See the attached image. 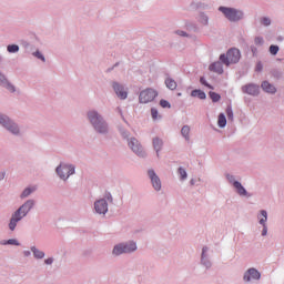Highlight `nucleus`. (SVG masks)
I'll return each mask as SVG.
<instances>
[{
	"instance_id": "obj_1",
	"label": "nucleus",
	"mask_w": 284,
	"mask_h": 284,
	"mask_svg": "<svg viewBox=\"0 0 284 284\" xmlns=\"http://www.w3.org/2000/svg\"><path fill=\"white\" fill-rule=\"evenodd\" d=\"M33 205H34V202L32 200H29L22 206H20L19 210L12 215L9 223V230H11V232H14L17 227V223L21 221L23 216L28 215V212L32 210Z\"/></svg>"
},
{
	"instance_id": "obj_2",
	"label": "nucleus",
	"mask_w": 284,
	"mask_h": 284,
	"mask_svg": "<svg viewBox=\"0 0 284 284\" xmlns=\"http://www.w3.org/2000/svg\"><path fill=\"white\" fill-rule=\"evenodd\" d=\"M88 116L97 132H100V134H104V132H108V124H105L103 118H101V115H99L97 111L89 112Z\"/></svg>"
},
{
	"instance_id": "obj_3",
	"label": "nucleus",
	"mask_w": 284,
	"mask_h": 284,
	"mask_svg": "<svg viewBox=\"0 0 284 284\" xmlns=\"http://www.w3.org/2000/svg\"><path fill=\"white\" fill-rule=\"evenodd\" d=\"M220 61H222L224 65H231V63H239V61H241V51L239 49H231L227 51L226 55H220Z\"/></svg>"
},
{
	"instance_id": "obj_4",
	"label": "nucleus",
	"mask_w": 284,
	"mask_h": 284,
	"mask_svg": "<svg viewBox=\"0 0 284 284\" xmlns=\"http://www.w3.org/2000/svg\"><path fill=\"white\" fill-rule=\"evenodd\" d=\"M220 12L224 14V17L229 21H241L243 19V11L237 10L235 8H227V7H220L219 8Z\"/></svg>"
},
{
	"instance_id": "obj_5",
	"label": "nucleus",
	"mask_w": 284,
	"mask_h": 284,
	"mask_svg": "<svg viewBox=\"0 0 284 284\" xmlns=\"http://www.w3.org/2000/svg\"><path fill=\"white\" fill-rule=\"evenodd\" d=\"M130 252H136V243L119 244L113 248V254L115 256H120V254H130Z\"/></svg>"
},
{
	"instance_id": "obj_6",
	"label": "nucleus",
	"mask_w": 284,
	"mask_h": 284,
	"mask_svg": "<svg viewBox=\"0 0 284 284\" xmlns=\"http://www.w3.org/2000/svg\"><path fill=\"white\" fill-rule=\"evenodd\" d=\"M55 172L60 176V179L65 181V179H69L71 174H74V166L68 164H60L57 168Z\"/></svg>"
},
{
	"instance_id": "obj_7",
	"label": "nucleus",
	"mask_w": 284,
	"mask_h": 284,
	"mask_svg": "<svg viewBox=\"0 0 284 284\" xmlns=\"http://www.w3.org/2000/svg\"><path fill=\"white\" fill-rule=\"evenodd\" d=\"M159 93H156L153 89H146L140 92V103H151L154 99H156Z\"/></svg>"
},
{
	"instance_id": "obj_8",
	"label": "nucleus",
	"mask_w": 284,
	"mask_h": 284,
	"mask_svg": "<svg viewBox=\"0 0 284 284\" xmlns=\"http://www.w3.org/2000/svg\"><path fill=\"white\" fill-rule=\"evenodd\" d=\"M0 124L3 125V128H7L9 132H12V134H19V126H17L14 123H11L10 118L7 115H0Z\"/></svg>"
},
{
	"instance_id": "obj_9",
	"label": "nucleus",
	"mask_w": 284,
	"mask_h": 284,
	"mask_svg": "<svg viewBox=\"0 0 284 284\" xmlns=\"http://www.w3.org/2000/svg\"><path fill=\"white\" fill-rule=\"evenodd\" d=\"M129 148H131L132 152L138 154V156H145V152H143V146L139 143V140L132 138L129 141Z\"/></svg>"
},
{
	"instance_id": "obj_10",
	"label": "nucleus",
	"mask_w": 284,
	"mask_h": 284,
	"mask_svg": "<svg viewBox=\"0 0 284 284\" xmlns=\"http://www.w3.org/2000/svg\"><path fill=\"white\" fill-rule=\"evenodd\" d=\"M148 174L154 190L159 192V190H161V179H159V175H156L154 170H149Z\"/></svg>"
},
{
	"instance_id": "obj_11",
	"label": "nucleus",
	"mask_w": 284,
	"mask_h": 284,
	"mask_svg": "<svg viewBox=\"0 0 284 284\" xmlns=\"http://www.w3.org/2000/svg\"><path fill=\"white\" fill-rule=\"evenodd\" d=\"M261 278V273L256 271L255 268H250L245 274H244V281H258Z\"/></svg>"
},
{
	"instance_id": "obj_12",
	"label": "nucleus",
	"mask_w": 284,
	"mask_h": 284,
	"mask_svg": "<svg viewBox=\"0 0 284 284\" xmlns=\"http://www.w3.org/2000/svg\"><path fill=\"white\" fill-rule=\"evenodd\" d=\"M94 207L98 214H105L108 212V202L105 200H99L94 203Z\"/></svg>"
},
{
	"instance_id": "obj_13",
	"label": "nucleus",
	"mask_w": 284,
	"mask_h": 284,
	"mask_svg": "<svg viewBox=\"0 0 284 284\" xmlns=\"http://www.w3.org/2000/svg\"><path fill=\"white\" fill-rule=\"evenodd\" d=\"M113 90L119 99H128V91H124L123 85L114 82Z\"/></svg>"
},
{
	"instance_id": "obj_14",
	"label": "nucleus",
	"mask_w": 284,
	"mask_h": 284,
	"mask_svg": "<svg viewBox=\"0 0 284 284\" xmlns=\"http://www.w3.org/2000/svg\"><path fill=\"white\" fill-rule=\"evenodd\" d=\"M243 92L246 94H251L252 97H256L258 94V85L256 84H247L242 88Z\"/></svg>"
},
{
	"instance_id": "obj_15",
	"label": "nucleus",
	"mask_w": 284,
	"mask_h": 284,
	"mask_svg": "<svg viewBox=\"0 0 284 284\" xmlns=\"http://www.w3.org/2000/svg\"><path fill=\"white\" fill-rule=\"evenodd\" d=\"M261 215L262 217L260 219V225H263V231H262V236H266L267 235V226L265 225V223L267 222V211H261Z\"/></svg>"
},
{
	"instance_id": "obj_16",
	"label": "nucleus",
	"mask_w": 284,
	"mask_h": 284,
	"mask_svg": "<svg viewBox=\"0 0 284 284\" xmlns=\"http://www.w3.org/2000/svg\"><path fill=\"white\" fill-rule=\"evenodd\" d=\"M211 72H216V74H223V64L221 62H214L209 67Z\"/></svg>"
},
{
	"instance_id": "obj_17",
	"label": "nucleus",
	"mask_w": 284,
	"mask_h": 284,
	"mask_svg": "<svg viewBox=\"0 0 284 284\" xmlns=\"http://www.w3.org/2000/svg\"><path fill=\"white\" fill-rule=\"evenodd\" d=\"M233 186L235 187V190L237 191V194H240V196H247V191L245 190V187H243V184H241V182L235 181L233 183Z\"/></svg>"
},
{
	"instance_id": "obj_18",
	"label": "nucleus",
	"mask_w": 284,
	"mask_h": 284,
	"mask_svg": "<svg viewBox=\"0 0 284 284\" xmlns=\"http://www.w3.org/2000/svg\"><path fill=\"white\" fill-rule=\"evenodd\" d=\"M262 89L264 90V92H268V94H274V92H276V88L270 84V82L267 81H264L262 83Z\"/></svg>"
},
{
	"instance_id": "obj_19",
	"label": "nucleus",
	"mask_w": 284,
	"mask_h": 284,
	"mask_svg": "<svg viewBox=\"0 0 284 284\" xmlns=\"http://www.w3.org/2000/svg\"><path fill=\"white\" fill-rule=\"evenodd\" d=\"M191 97H194V98H197L201 100H205L207 98L205 92H203L202 90H197V89H195L191 92Z\"/></svg>"
},
{
	"instance_id": "obj_20",
	"label": "nucleus",
	"mask_w": 284,
	"mask_h": 284,
	"mask_svg": "<svg viewBox=\"0 0 284 284\" xmlns=\"http://www.w3.org/2000/svg\"><path fill=\"white\" fill-rule=\"evenodd\" d=\"M165 85L169 90H176L178 88L176 81L172 78H166Z\"/></svg>"
},
{
	"instance_id": "obj_21",
	"label": "nucleus",
	"mask_w": 284,
	"mask_h": 284,
	"mask_svg": "<svg viewBox=\"0 0 284 284\" xmlns=\"http://www.w3.org/2000/svg\"><path fill=\"white\" fill-rule=\"evenodd\" d=\"M217 125L219 128H225V125H227V119H225V114L220 113L217 119Z\"/></svg>"
},
{
	"instance_id": "obj_22",
	"label": "nucleus",
	"mask_w": 284,
	"mask_h": 284,
	"mask_svg": "<svg viewBox=\"0 0 284 284\" xmlns=\"http://www.w3.org/2000/svg\"><path fill=\"white\" fill-rule=\"evenodd\" d=\"M153 148L159 154V151L161 150V148H163V141H161L159 138L153 139Z\"/></svg>"
},
{
	"instance_id": "obj_23",
	"label": "nucleus",
	"mask_w": 284,
	"mask_h": 284,
	"mask_svg": "<svg viewBox=\"0 0 284 284\" xmlns=\"http://www.w3.org/2000/svg\"><path fill=\"white\" fill-rule=\"evenodd\" d=\"M209 97L213 101V103H219V101H221V94L216 92L210 91Z\"/></svg>"
},
{
	"instance_id": "obj_24",
	"label": "nucleus",
	"mask_w": 284,
	"mask_h": 284,
	"mask_svg": "<svg viewBox=\"0 0 284 284\" xmlns=\"http://www.w3.org/2000/svg\"><path fill=\"white\" fill-rule=\"evenodd\" d=\"M181 134L186 141H190V126L184 125L181 130Z\"/></svg>"
},
{
	"instance_id": "obj_25",
	"label": "nucleus",
	"mask_w": 284,
	"mask_h": 284,
	"mask_svg": "<svg viewBox=\"0 0 284 284\" xmlns=\"http://www.w3.org/2000/svg\"><path fill=\"white\" fill-rule=\"evenodd\" d=\"M31 252H33L36 258H43V256H45V253H43V251H39L37 247H32Z\"/></svg>"
},
{
	"instance_id": "obj_26",
	"label": "nucleus",
	"mask_w": 284,
	"mask_h": 284,
	"mask_svg": "<svg viewBox=\"0 0 284 284\" xmlns=\"http://www.w3.org/2000/svg\"><path fill=\"white\" fill-rule=\"evenodd\" d=\"M37 189H26L23 192H22V194H21V196H22V199H26L27 196H30V194H32V192H34Z\"/></svg>"
},
{
	"instance_id": "obj_27",
	"label": "nucleus",
	"mask_w": 284,
	"mask_h": 284,
	"mask_svg": "<svg viewBox=\"0 0 284 284\" xmlns=\"http://www.w3.org/2000/svg\"><path fill=\"white\" fill-rule=\"evenodd\" d=\"M7 50H8V52L14 53V52H17L19 50V45H17V44H9L7 47Z\"/></svg>"
},
{
	"instance_id": "obj_28",
	"label": "nucleus",
	"mask_w": 284,
	"mask_h": 284,
	"mask_svg": "<svg viewBox=\"0 0 284 284\" xmlns=\"http://www.w3.org/2000/svg\"><path fill=\"white\" fill-rule=\"evenodd\" d=\"M226 115H227V119L231 121L234 119V112L232 111V106L226 108Z\"/></svg>"
},
{
	"instance_id": "obj_29",
	"label": "nucleus",
	"mask_w": 284,
	"mask_h": 284,
	"mask_svg": "<svg viewBox=\"0 0 284 284\" xmlns=\"http://www.w3.org/2000/svg\"><path fill=\"white\" fill-rule=\"evenodd\" d=\"M179 174H180L182 181H185V179H187V172H185V169L180 168L179 169Z\"/></svg>"
},
{
	"instance_id": "obj_30",
	"label": "nucleus",
	"mask_w": 284,
	"mask_h": 284,
	"mask_svg": "<svg viewBox=\"0 0 284 284\" xmlns=\"http://www.w3.org/2000/svg\"><path fill=\"white\" fill-rule=\"evenodd\" d=\"M200 83H202V85H205L206 88H209V90H213L214 89V87H212L210 83H207L205 78H201L200 79Z\"/></svg>"
},
{
	"instance_id": "obj_31",
	"label": "nucleus",
	"mask_w": 284,
	"mask_h": 284,
	"mask_svg": "<svg viewBox=\"0 0 284 284\" xmlns=\"http://www.w3.org/2000/svg\"><path fill=\"white\" fill-rule=\"evenodd\" d=\"M270 52H271V54H278V45L272 44L270 47Z\"/></svg>"
},
{
	"instance_id": "obj_32",
	"label": "nucleus",
	"mask_w": 284,
	"mask_h": 284,
	"mask_svg": "<svg viewBox=\"0 0 284 284\" xmlns=\"http://www.w3.org/2000/svg\"><path fill=\"white\" fill-rule=\"evenodd\" d=\"M151 115L154 121L159 119V111L156 109H151Z\"/></svg>"
},
{
	"instance_id": "obj_33",
	"label": "nucleus",
	"mask_w": 284,
	"mask_h": 284,
	"mask_svg": "<svg viewBox=\"0 0 284 284\" xmlns=\"http://www.w3.org/2000/svg\"><path fill=\"white\" fill-rule=\"evenodd\" d=\"M160 105L161 108H171L170 102H168L166 100H161Z\"/></svg>"
},
{
	"instance_id": "obj_34",
	"label": "nucleus",
	"mask_w": 284,
	"mask_h": 284,
	"mask_svg": "<svg viewBox=\"0 0 284 284\" xmlns=\"http://www.w3.org/2000/svg\"><path fill=\"white\" fill-rule=\"evenodd\" d=\"M254 41H255V45H263V42H264L263 38L261 37H256Z\"/></svg>"
},
{
	"instance_id": "obj_35",
	"label": "nucleus",
	"mask_w": 284,
	"mask_h": 284,
	"mask_svg": "<svg viewBox=\"0 0 284 284\" xmlns=\"http://www.w3.org/2000/svg\"><path fill=\"white\" fill-rule=\"evenodd\" d=\"M33 54L34 57H37V59H41V61H45V58L43 57V54H41V52L37 51Z\"/></svg>"
},
{
	"instance_id": "obj_36",
	"label": "nucleus",
	"mask_w": 284,
	"mask_h": 284,
	"mask_svg": "<svg viewBox=\"0 0 284 284\" xmlns=\"http://www.w3.org/2000/svg\"><path fill=\"white\" fill-rule=\"evenodd\" d=\"M7 245H19V242L14 239L8 240Z\"/></svg>"
},
{
	"instance_id": "obj_37",
	"label": "nucleus",
	"mask_w": 284,
	"mask_h": 284,
	"mask_svg": "<svg viewBox=\"0 0 284 284\" xmlns=\"http://www.w3.org/2000/svg\"><path fill=\"white\" fill-rule=\"evenodd\" d=\"M270 23H272V21L270 20V18H263V19H262V24H263V26H270Z\"/></svg>"
},
{
	"instance_id": "obj_38",
	"label": "nucleus",
	"mask_w": 284,
	"mask_h": 284,
	"mask_svg": "<svg viewBox=\"0 0 284 284\" xmlns=\"http://www.w3.org/2000/svg\"><path fill=\"white\" fill-rule=\"evenodd\" d=\"M256 72H261V70H263V64L261 62H258L255 67Z\"/></svg>"
},
{
	"instance_id": "obj_39",
	"label": "nucleus",
	"mask_w": 284,
	"mask_h": 284,
	"mask_svg": "<svg viewBox=\"0 0 284 284\" xmlns=\"http://www.w3.org/2000/svg\"><path fill=\"white\" fill-rule=\"evenodd\" d=\"M44 263H45L47 265H52V263H53L52 257L47 258V260L44 261Z\"/></svg>"
},
{
	"instance_id": "obj_40",
	"label": "nucleus",
	"mask_w": 284,
	"mask_h": 284,
	"mask_svg": "<svg viewBox=\"0 0 284 284\" xmlns=\"http://www.w3.org/2000/svg\"><path fill=\"white\" fill-rule=\"evenodd\" d=\"M207 252V247L202 248V261L205 258V253Z\"/></svg>"
},
{
	"instance_id": "obj_41",
	"label": "nucleus",
	"mask_w": 284,
	"mask_h": 284,
	"mask_svg": "<svg viewBox=\"0 0 284 284\" xmlns=\"http://www.w3.org/2000/svg\"><path fill=\"white\" fill-rule=\"evenodd\" d=\"M7 89H9L10 92H14V87L11 84H7Z\"/></svg>"
},
{
	"instance_id": "obj_42",
	"label": "nucleus",
	"mask_w": 284,
	"mask_h": 284,
	"mask_svg": "<svg viewBox=\"0 0 284 284\" xmlns=\"http://www.w3.org/2000/svg\"><path fill=\"white\" fill-rule=\"evenodd\" d=\"M3 179H6V173L0 174V181L3 180Z\"/></svg>"
},
{
	"instance_id": "obj_43",
	"label": "nucleus",
	"mask_w": 284,
	"mask_h": 284,
	"mask_svg": "<svg viewBox=\"0 0 284 284\" xmlns=\"http://www.w3.org/2000/svg\"><path fill=\"white\" fill-rule=\"evenodd\" d=\"M179 34H180V37H185V32H183V31H180Z\"/></svg>"
},
{
	"instance_id": "obj_44",
	"label": "nucleus",
	"mask_w": 284,
	"mask_h": 284,
	"mask_svg": "<svg viewBox=\"0 0 284 284\" xmlns=\"http://www.w3.org/2000/svg\"><path fill=\"white\" fill-rule=\"evenodd\" d=\"M24 256H30V251H26Z\"/></svg>"
},
{
	"instance_id": "obj_45",
	"label": "nucleus",
	"mask_w": 284,
	"mask_h": 284,
	"mask_svg": "<svg viewBox=\"0 0 284 284\" xmlns=\"http://www.w3.org/2000/svg\"><path fill=\"white\" fill-rule=\"evenodd\" d=\"M106 199H108V201H112V195L109 194V195L106 196Z\"/></svg>"
},
{
	"instance_id": "obj_46",
	"label": "nucleus",
	"mask_w": 284,
	"mask_h": 284,
	"mask_svg": "<svg viewBox=\"0 0 284 284\" xmlns=\"http://www.w3.org/2000/svg\"><path fill=\"white\" fill-rule=\"evenodd\" d=\"M0 81H3V75L0 73Z\"/></svg>"
},
{
	"instance_id": "obj_47",
	"label": "nucleus",
	"mask_w": 284,
	"mask_h": 284,
	"mask_svg": "<svg viewBox=\"0 0 284 284\" xmlns=\"http://www.w3.org/2000/svg\"><path fill=\"white\" fill-rule=\"evenodd\" d=\"M204 23H207V18H205Z\"/></svg>"
}]
</instances>
